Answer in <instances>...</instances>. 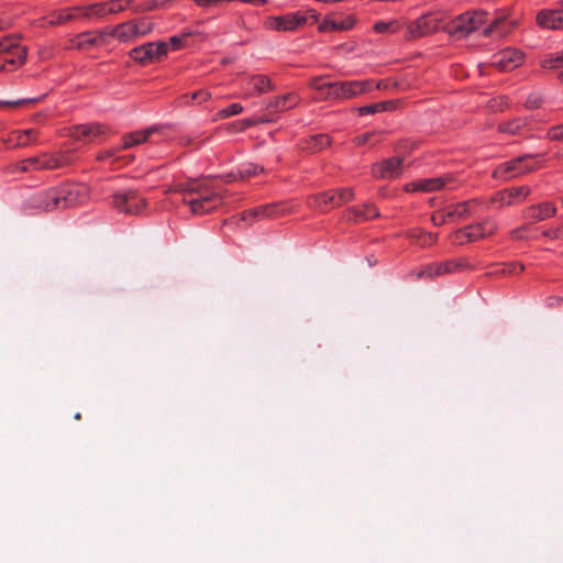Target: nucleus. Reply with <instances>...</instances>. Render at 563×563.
<instances>
[{
	"mask_svg": "<svg viewBox=\"0 0 563 563\" xmlns=\"http://www.w3.org/2000/svg\"><path fill=\"white\" fill-rule=\"evenodd\" d=\"M505 22L504 18L489 20L488 14L482 10L466 11L454 18H450L446 13V33L456 37H466L483 29L485 36L503 35L505 31L500 25Z\"/></svg>",
	"mask_w": 563,
	"mask_h": 563,
	"instance_id": "nucleus-1",
	"label": "nucleus"
},
{
	"mask_svg": "<svg viewBox=\"0 0 563 563\" xmlns=\"http://www.w3.org/2000/svg\"><path fill=\"white\" fill-rule=\"evenodd\" d=\"M87 198V188L81 185L66 184L36 196V207L44 211L64 209L82 203Z\"/></svg>",
	"mask_w": 563,
	"mask_h": 563,
	"instance_id": "nucleus-2",
	"label": "nucleus"
},
{
	"mask_svg": "<svg viewBox=\"0 0 563 563\" xmlns=\"http://www.w3.org/2000/svg\"><path fill=\"white\" fill-rule=\"evenodd\" d=\"M184 202L194 214L202 216L216 210L222 203V197L206 184H192L184 197Z\"/></svg>",
	"mask_w": 563,
	"mask_h": 563,
	"instance_id": "nucleus-3",
	"label": "nucleus"
},
{
	"mask_svg": "<svg viewBox=\"0 0 563 563\" xmlns=\"http://www.w3.org/2000/svg\"><path fill=\"white\" fill-rule=\"evenodd\" d=\"M446 12L426 13L407 25L405 38L417 40L440 30L446 32Z\"/></svg>",
	"mask_w": 563,
	"mask_h": 563,
	"instance_id": "nucleus-4",
	"label": "nucleus"
},
{
	"mask_svg": "<svg viewBox=\"0 0 563 563\" xmlns=\"http://www.w3.org/2000/svg\"><path fill=\"white\" fill-rule=\"evenodd\" d=\"M318 15L312 10H299L284 15L272 16L266 20L265 26L273 31L291 32L305 24H313Z\"/></svg>",
	"mask_w": 563,
	"mask_h": 563,
	"instance_id": "nucleus-5",
	"label": "nucleus"
},
{
	"mask_svg": "<svg viewBox=\"0 0 563 563\" xmlns=\"http://www.w3.org/2000/svg\"><path fill=\"white\" fill-rule=\"evenodd\" d=\"M539 167L540 162L537 156L523 155L498 165L493 172V177L507 180L538 169Z\"/></svg>",
	"mask_w": 563,
	"mask_h": 563,
	"instance_id": "nucleus-6",
	"label": "nucleus"
},
{
	"mask_svg": "<svg viewBox=\"0 0 563 563\" xmlns=\"http://www.w3.org/2000/svg\"><path fill=\"white\" fill-rule=\"evenodd\" d=\"M379 87V84H375L371 79L334 81V86L330 87L332 89L331 100L354 99Z\"/></svg>",
	"mask_w": 563,
	"mask_h": 563,
	"instance_id": "nucleus-7",
	"label": "nucleus"
},
{
	"mask_svg": "<svg viewBox=\"0 0 563 563\" xmlns=\"http://www.w3.org/2000/svg\"><path fill=\"white\" fill-rule=\"evenodd\" d=\"M75 161V153L71 151L58 152L56 154H43L34 156L25 161L27 166H24V170L36 169H58L70 165Z\"/></svg>",
	"mask_w": 563,
	"mask_h": 563,
	"instance_id": "nucleus-8",
	"label": "nucleus"
},
{
	"mask_svg": "<svg viewBox=\"0 0 563 563\" xmlns=\"http://www.w3.org/2000/svg\"><path fill=\"white\" fill-rule=\"evenodd\" d=\"M454 187V175L445 174L443 176L412 180L406 184L404 189L407 192H433L444 188L452 189Z\"/></svg>",
	"mask_w": 563,
	"mask_h": 563,
	"instance_id": "nucleus-9",
	"label": "nucleus"
},
{
	"mask_svg": "<svg viewBox=\"0 0 563 563\" xmlns=\"http://www.w3.org/2000/svg\"><path fill=\"white\" fill-rule=\"evenodd\" d=\"M166 55L167 45L161 41L142 44L130 52V57L142 65L159 62Z\"/></svg>",
	"mask_w": 563,
	"mask_h": 563,
	"instance_id": "nucleus-10",
	"label": "nucleus"
},
{
	"mask_svg": "<svg viewBox=\"0 0 563 563\" xmlns=\"http://www.w3.org/2000/svg\"><path fill=\"white\" fill-rule=\"evenodd\" d=\"M76 10L79 12V19L88 21H97L123 10L121 0H110L104 2H97L89 5H76Z\"/></svg>",
	"mask_w": 563,
	"mask_h": 563,
	"instance_id": "nucleus-11",
	"label": "nucleus"
},
{
	"mask_svg": "<svg viewBox=\"0 0 563 563\" xmlns=\"http://www.w3.org/2000/svg\"><path fill=\"white\" fill-rule=\"evenodd\" d=\"M497 230V224L493 220H485L475 224L466 225L454 233V239L459 243L474 242L481 239L492 236Z\"/></svg>",
	"mask_w": 563,
	"mask_h": 563,
	"instance_id": "nucleus-12",
	"label": "nucleus"
},
{
	"mask_svg": "<svg viewBox=\"0 0 563 563\" xmlns=\"http://www.w3.org/2000/svg\"><path fill=\"white\" fill-rule=\"evenodd\" d=\"M154 129H145L141 131H135L130 134H126L122 137V144L119 147L110 148L102 151L98 154L97 159L100 162L111 161L115 162L119 159L118 153L121 150H128L132 146L140 145L147 141L148 136L152 134Z\"/></svg>",
	"mask_w": 563,
	"mask_h": 563,
	"instance_id": "nucleus-13",
	"label": "nucleus"
},
{
	"mask_svg": "<svg viewBox=\"0 0 563 563\" xmlns=\"http://www.w3.org/2000/svg\"><path fill=\"white\" fill-rule=\"evenodd\" d=\"M531 194L529 186L511 187L497 191L492 196L489 202L496 208H505L516 206L523 202Z\"/></svg>",
	"mask_w": 563,
	"mask_h": 563,
	"instance_id": "nucleus-14",
	"label": "nucleus"
},
{
	"mask_svg": "<svg viewBox=\"0 0 563 563\" xmlns=\"http://www.w3.org/2000/svg\"><path fill=\"white\" fill-rule=\"evenodd\" d=\"M112 205L119 212L137 214L146 207V201L136 191L129 190L115 194L112 197Z\"/></svg>",
	"mask_w": 563,
	"mask_h": 563,
	"instance_id": "nucleus-15",
	"label": "nucleus"
},
{
	"mask_svg": "<svg viewBox=\"0 0 563 563\" xmlns=\"http://www.w3.org/2000/svg\"><path fill=\"white\" fill-rule=\"evenodd\" d=\"M471 268L470 263L465 258L451 260L442 263H434L421 268L417 276L421 277H435L444 274L462 272Z\"/></svg>",
	"mask_w": 563,
	"mask_h": 563,
	"instance_id": "nucleus-16",
	"label": "nucleus"
},
{
	"mask_svg": "<svg viewBox=\"0 0 563 563\" xmlns=\"http://www.w3.org/2000/svg\"><path fill=\"white\" fill-rule=\"evenodd\" d=\"M151 31L148 23L144 21H130L122 23L113 29L112 36L120 42H132L141 36H145Z\"/></svg>",
	"mask_w": 563,
	"mask_h": 563,
	"instance_id": "nucleus-17",
	"label": "nucleus"
},
{
	"mask_svg": "<svg viewBox=\"0 0 563 563\" xmlns=\"http://www.w3.org/2000/svg\"><path fill=\"white\" fill-rule=\"evenodd\" d=\"M523 62V54L515 48H505L492 56V66L500 71H510L520 66Z\"/></svg>",
	"mask_w": 563,
	"mask_h": 563,
	"instance_id": "nucleus-18",
	"label": "nucleus"
},
{
	"mask_svg": "<svg viewBox=\"0 0 563 563\" xmlns=\"http://www.w3.org/2000/svg\"><path fill=\"white\" fill-rule=\"evenodd\" d=\"M536 23L543 30H563V0L560 8L540 10L536 15Z\"/></svg>",
	"mask_w": 563,
	"mask_h": 563,
	"instance_id": "nucleus-19",
	"label": "nucleus"
},
{
	"mask_svg": "<svg viewBox=\"0 0 563 563\" xmlns=\"http://www.w3.org/2000/svg\"><path fill=\"white\" fill-rule=\"evenodd\" d=\"M110 129L101 123H86L74 126L71 135L81 142H95L107 136Z\"/></svg>",
	"mask_w": 563,
	"mask_h": 563,
	"instance_id": "nucleus-20",
	"label": "nucleus"
},
{
	"mask_svg": "<svg viewBox=\"0 0 563 563\" xmlns=\"http://www.w3.org/2000/svg\"><path fill=\"white\" fill-rule=\"evenodd\" d=\"M103 44V34L97 31H86L69 37L66 44L68 49L87 51Z\"/></svg>",
	"mask_w": 563,
	"mask_h": 563,
	"instance_id": "nucleus-21",
	"label": "nucleus"
},
{
	"mask_svg": "<svg viewBox=\"0 0 563 563\" xmlns=\"http://www.w3.org/2000/svg\"><path fill=\"white\" fill-rule=\"evenodd\" d=\"M271 78L266 75H252L246 78L242 86L244 97L260 96L274 90Z\"/></svg>",
	"mask_w": 563,
	"mask_h": 563,
	"instance_id": "nucleus-22",
	"label": "nucleus"
},
{
	"mask_svg": "<svg viewBox=\"0 0 563 563\" xmlns=\"http://www.w3.org/2000/svg\"><path fill=\"white\" fill-rule=\"evenodd\" d=\"M487 209L486 205L477 198L449 206V218L461 220Z\"/></svg>",
	"mask_w": 563,
	"mask_h": 563,
	"instance_id": "nucleus-23",
	"label": "nucleus"
},
{
	"mask_svg": "<svg viewBox=\"0 0 563 563\" xmlns=\"http://www.w3.org/2000/svg\"><path fill=\"white\" fill-rule=\"evenodd\" d=\"M12 44L8 51H1V65L0 70H7V66L11 65L14 68L21 66L26 58V49L22 46L16 38L5 37Z\"/></svg>",
	"mask_w": 563,
	"mask_h": 563,
	"instance_id": "nucleus-24",
	"label": "nucleus"
},
{
	"mask_svg": "<svg viewBox=\"0 0 563 563\" xmlns=\"http://www.w3.org/2000/svg\"><path fill=\"white\" fill-rule=\"evenodd\" d=\"M356 23L354 14L346 15H329L324 18L318 25L320 32H334L351 30Z\"/></svg>",
	"mask_w": 563,
	"mask_h": 563,
	"instance_id": "nucleus-25",
	"label": "nucleus"
},
{
	"mask_svg": "<svg viewBox=\"0 0 563 563\" xmlns=\"http://www.w3.org/2000/svg\"><path fill=\"white\" fill-rule=\"evenodd\" d=\"M401 164L402 161L399 157H391L374 164L372 173L376 178H396L401 174Z\"/></svg>",
	"mask_w": 563,
	"mask_h": 563,
	"instance_id": "nucleus-26",
	"label": "nucleus"
},
{
	"mask_svg": "<svg viewBox=\"0 0 563 563\" xmlns=\"http://www.w3.org/2000/svg\"><path fill=\"white\" fill-rule=\"evenodd\" d=\"M300 102V98L296 92H288L283 96L271 99L266 109L272 114H279L295 108Z\"/></svg>",
	"mask_w": 563,
	"mask_h": 563,
	"instance_id": "nucleus-27",
	"label": "nucleus"
},
{
	"mask_svg": "<svg viewBox=\"0 0 563 563\" xmlns=\"http://www.w3.org/2000/svg\"><path fill=\"white\" fill-rule=\"evenodd\" d=\"M556 214V207L552 202L532 205L525 210V217L532 221H543Z\"/></svg>",
	"mask_w": 563,
	"mask_h": 563,
	"instance_id": "nucleus-28",
	"label": "nucleus"
},
{
	"mask_svg": "<svg viewBox=\"0 0 563 563\" xmlns=\"http://www.w3.org/2000/svg\"><path fill=\"white\" fill-rule=\"evenodd\" d=\"M298 205L294 201H279L269 205H263L262 211H268L272 219H277L297 210Z\"/></svg>",
	"mask_w": 563,
	"mask_h": 563,
	"instance_id": "nucleus-29",
	"label": "nucleus"
},
{
	"mask_svg": "<svg viewBox=\"0 0 563 563\" xmlns=\"http://www.w3.org/2000/svg\"><path fill=\"white\" fill-rule=\"evenodd\" d=\"M78 19L79 12L76 10V7H71L52 12L47 16V24L59 25Z\"/></svg>",
	"mask_w": 563,
	"mask_h": 563,
	"instance_id": "nucleus-30",
	"label": "nucleus"
},
{
	"mask_svg": "<svg viewBox=\"0 0 563 563\" xmlns=\"http://www.w3.org/2000/svg\"><path fill=\"white\" fill-rule=\"evenodd\" d=\"M335 199H336V194L333 192L332 190H330L327 192L310 196L308 198V203L312 208L320 209V210H327V209L336 207Z\"/></svg>",
	"mask_w": 563,
	"mask_h": 563,
	"instance_id": "nucleus-31",
	"label": "nucleus"
},
{
	"mask_svg": "<svg viewBox=\"0 0 563 563\" xmlns=\"http://www.w3.org/2000/svg\"><path fill=\"white\" fill-rule=\"evenodd\" d=\"M351 220L354 222H363L375 219L378 217V210L374 205L367 203L360 207H355L351 210Z\"/></svg>",
	"mask_w": 563,
	"mask_h": 563,
	"instance_id": "nucleus-32",
	"label": "nucleus"
},
{
	"mask_svg": "<svg viewBox=\"0 0 563 563\" xmlns=\"http://www.w3.org/2000/svg\"><path fill=\"white\" fill-rule=\"evenodd\" d=\"M405 25L401 19H391L388 21H376L373 25V30L377 34H396Z\"/></svg>",
	"mask_w": 563,
	"mask_h": 563,
	"instance_id": "nucleus-33",
	"label": "nucleus"
},
{
	"mask_svg": "<svg viewBox=\"0 0 563 563\" xmlns=\"http://www.w3.org/2000/svg\"><path fill=\"white\" fill-rule=\"evenodd\" d=\"M11 141L16 146H29L37 141V131L33 129L15 131L11 135Z\"/></svg>",
	"mask_w": 563,
	"mask_h": 563,
	"instance_id": "nucleus-34",
	"label": "nucleus"
},
{
	"mask_svg": "<svg viewBox=\"0 0 563 563\" xmlns=\"http://www.w3.org/2000/svg\"><path fill=\"white\" fill-rule=\"evenodd\" d=\"M331 86H334V82L327 81L324 77H314L309 81V87L319 92V96L331 100Z\"/></svg>",
	"mask_w": 563,
	"mask_h": 563,
	"instance_id": "nucleus-35",
	"label": "nucleus"
},
{
	"mask_svg": "<svg viewBox=\"0 0 563 563\" xmlns=\"http://www.w3.org/2000/svg\"><path fill=\"white\" fill-rule=\"evenodd\" d=\"M525 126H526V121L521 118H516L514 120L500 123L498 126V130L501 133L516 135V134L520 133Z\"/></svg>",
	"mask_w": 563,
	"mask_h": 563,
	"instance_id": "nucleus-36",
	"label": "nucleus"
},
{
	"mask_svg": "<svg viewBox=\"0 0 563 563\" xmlns=\"http://www.w3.org/2000/svg\"><path fill=\"white\" fill-rule=\"evenodd\" d=\"M331 141L327 134H316L307 141V148L312 152H319L330 145Z\"/></svg>",
	"mask_w": 563,
	"mask_h": 563,
	"instance_id": "nucleus-37",
	"label": "nucleus"
},
{
	"mask_svg": "<svg viewBox=\"0 0 563 563\" xmlns=\"http://www.w3.org/2000/svg\"><path fill=\"white\" fill-rule=\"evenodd\" d=\"M262 210H263V206L244 211L241 216V220L249 221L250 223H253V222L260 221V220H271L272 217L269 216V212L262 211Z\"/></svg>",
	"mask_w": 563,
	"mask_h": 563,
	"instance_id": "nucleus-38",
	"label": "nucleus"
},
{
	"mask_svg": "<svg viewBox=\"0 0 563 563\" xmlns=\"http://www.w3.org/2000/svg\"><path fill=\"white\" fill-rule=\"evenodd\" d=\"M192 34V32H181L178 35L170 36L168 41H164L165 44L167 45V53L170 51L175 52L180 49L184 46L186 40Z\"/></svg>",
	"mask_w": 563,
	"mask_h": 563,
	"instance_id": "nucleus-39",
	"label": "nucleus"
},
{
	"mask_svg": "<svg viewBox=\"0 0 563 563\" xmlns=\"http://www.w3.org/2000/svg\"><path fill=\"white\" fill-rule=\"evenodd\" d=\"M211 98V93L207 90H199L192 92L191 95H183L180 97V102L185 104H189L190 102L197 101L198 103H202L208 101Z\"/></svg>",
	"mask_w": 563,
	"mask_h": 563,
	"instance_id": "nucleus-40",
	"label": "nucleus"
},
{
	"mask_svg": "<svg viewBox=\"0 0 563 563\" xmlns=\"http://www.w3.org/2000/svg\"><path fill=\"white\" fill-rule=\"evenodd\" d=\"M332 191L336 194V199H335L336 207L351 201L354 197V192H353L352 188H341V189L332 190Z\"/></svg>",
	"mask_w": 563,
	"mask_h": 563,
	"instance_id": "nucleus-41",
	"label": "nucleus"
},
{
	"mask_svg": "<svg viewBox=\"0 0 563 563\" xmlns=\"http://www.w3.org/2000/svg\"><path fill=\"white\" fill-rule=\"evenodd\" d=\"M243 111V107L241 103H231L228 107L221 109L218 113V115L222 119L240 114Z\"/></svg>",
	"mask_w": 563,
	"mask_h": 563,
	"instance_id": "nucleus-42",
	"label": "nucleus"
},
{
	"mask_svg": "<svg viewBox=\"0 0 563 563\" xmlns=\"http://www.w3.org/2000/svg\"><path fill=\"white\" fill-rule=\"evenodd\" d=\"M275 118H268V117H256V118H247V119H241L242 125L244 128V131L249 128L263 124V123H269L273 122Z\"/></svg>",
	"mask_w": 563,
	"mask_h": 563,
	"instance_id": "nucleus-43",
	"label": "nucleus"
},
{
	"mask_svg": "<svg viewBox=\"0 0 563 563\" xmlns=\"http://www.w3.org/2000/svg\"><path fill=\"white\" fill-rule=\"evenodd\" d=\"M386 107L387 106L385 102H379V103L360 107L357 109V111H358L360 115H367V114H374L379 111H384V110H386Z\"/></svg>",
	"mask_w": 563,
	"mask_h": 563,
	"instance_id": "nucleus-44",
	"label": "nucleus"
},
{
	"mask_svg": "<svg viewBox=\"0 0 563 563\" xmlns=\"http://www.w3.org/2000/svg\"><path fill=\"white\" fill-rule=\"evenodd\" d=\"M415 238L417 239V242L421 246H430L434 244L438 240V235L429 232H419L418 235Z\"/></svg>",
	"mask_w": 563,
	"mask_h": 563,
	"instance_id": "nucleus-45",
	"label": "nucleus"
},
{
	"mask_svg": "<svg viewBox=\"0 0 563 563\" xmlns=\"http://www.w3.org/2000/svg\"><path fill=\"white\" fill-rule=\"evenodd\" d=\"M563 66V54L554 57L545 58L542 62V67L545 69H554Z\"/></svg>",
	"mask_w": 563,
	"mask_h": 563,
	"instance_id": "nucleus-46",
	"label": "nucleus"
},
{
	"mask_svg": "<svg viewBox=\"0 0 563 563\" xmlns=\"http://www.w3.org/2000/svg\"><path fill=\"white\" fill-rule=\"evenodd\" d=\"M434 225H442L449 221H453L452 218H449V207L446 208V211H437L433 213L431 218Z\"/></svg>",
	"mask_w": 563,
	"mask_h": 563,
	"instance_id": "nucleus-47",
	"label": "nucleus"
},
{
	"mask_svg": "<svg viewBox=\"0 0 563 563\" xmlns=\"http://www.w3.org/2000/svg\"><path fill=\"white\" fill-rule=\"evenodd\" d=\"M523 265L520 263H507L504 265L503 273L508 275H518L523 272Z\"/></svg>",
	"mask_w": 563,
	"mask_h": 563,
	"instance_id": "nucleus-48",
	"label": "nucleus"
},
{
	"mask_svg": "<svg viewBox=\"0 0 563 563\" xmlns=\"http://www.w3.org/2000/svg\"><path fill=\"white\" fill-rule=\"evenodd\" d=\"M263 170L262 167L257 166V165H254V164H247L243 167V169L241 170V176L242 177H246V176H253V175H257L260 174L261 172Z\"/></svg>",
	"mask_w": 563,
	"mask_h": 563,
	"instance_id": "nucleus-49",
	"label": "nucleus"
},
{
	"mask_svg": "<svg viewBox=\"0 0 563 563\" xmlns=\"http://www.w3.org/2000/svg\"><path fill=\"white\" fill-rule=\"evenodd\" d=\"M548 136L551 140L563 141V124L551 128L548 131Z\"/></svg>",
	"mask_w": 563,
	"mask_h": 563,
	"instance_id": "nucleus-50",
	"label": "nucleus"
},
{
	"mask_svg": "<svg viewBox=\"0 0 563 563\" xmlns=\"http://www.w3.org/2000/svg\"><path fill=\"white\" fill-rule=\"evenodd\" d=\"M194 2L200 8L208 9V8H216L219 4H221L222 2H228V1L227 0H194Z\"/></svg>",
	"mask_w": 563,
	"mask_h": 563,
	"instance_id": "nucleus-51",
	"label": "nucleus"
},
{
	"mask_svg": "<svg viewBox=\"0 0 563 563\" xmlns=\"http://www.w3.org/2000/svg\"><path fill=\"white\" fill-rule=\"evenodd\" d=\"M375 136V133L374 132H367V133H363L361 135H357L355 139H354V143L355 145L357 146H361L363 144H366L367 142H369V140L372 137Z\"/></svg>",
	"mask_w": 563,
	"mask_h": 563,
	"instance_id": "nucleus-52",
	"label": "nucleus"
},
{
	"mask_svg": "<svg viewBox=\"0 0 563 563\" xmlns=\"http://www.w3.org/2000/svg\"><path fill=\"white\" fill-rule=\"evenodd\" d=\"M228 129L231 133H240L244 131L241 120L231 122Z\"/></svg>",
	"mask_w": 563,
	"mask_h": 563,
	"instance_id": "nucleus-53",
	"label": "nucleus"
},
{
	"mask_svg": "<svg viewBox=\"0 0 563 563\" xmlns=\"http://www.w3.org/2000/svg\"><path fill=\"white\" fill-rule=\"evenodd\" d=\"M526 231V228H518L511 232V235L514 239H523V232Z\"/></svg>",
	"mask_w": 563,
	"mask_h": 563,
	"instance_id": "nucleus-54",
	"label": "nucleus"
},
{
	"mask_svg": "<svg viewBox=\"0 0 563 563\" xmlns=\"http://www.w3.org/2000/svg\"><path fill=\"white\" fill-rule=\"evenodd\" d=\"M528 106L531 108H537L539 106L538 100H532L531 98L528 99Z\"/></svg>",
	"mask_w": 563,
	"mask_h": 563,
	"instance_id": "nucleus-55",
	"label": "nucleus"
},
{
	"mask_svg": "<svg viewBox=\"0 0 563 563\" xmlns=\"http://www.w3.org/2000/svg\"><path fill=\"white\" fill-rule=\"evenodd\" d=\"M19 102H11V101H0V107L2 106H9V104H18Z\"/></svg>",
	"mask_w": 563,
	"mask_h": 563,
	"instance_id": "nucleus-56",
	"label": "nucleus"
},
{
	"mask_svg": "<svg viewBox=\"0 0 563 563\" xmlns=\"http://www.w3.org/2000/svg\"><path fill=\"white\" fill-rule=\"evenodd\" d=\"M558 78L563 84V70L559 73Z\"/></svg>",
	"mask_w": 563,
	"mask_h": 563,
	"instance_id": "nucleus-57",
	"label": "nucleus"
},
{
	"mask_svg": "<svg viewBox=\"0 0 563 563\" xmlns=\"http://www.w3.org/2000/svg\"><path fill=\"white\" fill-rule=\"evenodd\" d=\"M561 203H562V206H563V197L561 198Z\"/></svg>",
	"mask_w": 563,
	"mask_h": 563,
	"instance_id": "nucleus-58",
	"label": "nucleus"
}]
</instances>
